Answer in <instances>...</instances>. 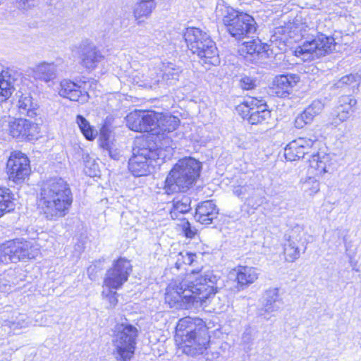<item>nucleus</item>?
<instances>
[{
	"mask_svg": "<svg viewBox=\"0 0 361 361\" xmlns=\"http://www.w3.org/2000/svg\"><path fill=\"white\" fill-rule=\"evenodd\" d=\"M15 209L13 194L9 188L0 187V217Z\"/></svg>",
	"mask_w": 361,
	"mask_h": 361,
	"instance_id": "34",
	"label": "nucleus"
},
{
	"mask_svg": "<svg viewBox=\"0 0 361 361\" xmlns=\"http://www.w3.org/2000/svg\"><path fill=\"white\" fill-rule=\"evenodd\" d=\"M244 104H245V106L246 107H248V106H248V102H247V101L245 102H244Z\"/></svg>",
	"mask_w": 361,
	"mask_h": 361,
	"instance_id": "52",
	"label": "nucleus"
},
{
	"mask_svg": "<svg viewBox=\"0 0 361 361\" xmlns=\"http://www.w3.org/2000/svg\"><path fill=\"white\" fill-rule=\"evenodd\" d=\"M324 109V104L319 100L313 101L295 119V127L298 129L310 124L315 116L319 115Z\"/></svg>",
	"mask_w": 361,
	"mask_h": 361,
	"instance_id": "20",
	"label": "nucleus"
},
{
	"mask_svg": "<svg viewBox=\"0 0 361 361\" xmlns=\"http://www.w3.org/2000/svg\"><path fill=\"white\" fill-rule=\"evenodd\" d=\"M109 156L114 160H118L120 158V153L117 149H113L111 148L108 149Z\"/></svg>",
	"mask_w": 361,
	"mask_h": 361,
	"instance_id": "50",
	"label": "nucleus"
},
{
	"mask_svg": "<svg viewBox=\"0 0 361 361\" xmlns=\"http://www.w3.org/2000/svg\"><path fill=\"white\" fill-rule=\"evenodd\" d=\"M310 162V168L316 171L317 175H322L329 171L330 164L328 155L314 152L307 158Z\"/></svg>",
	"mask_w": 361,
	"mask_h": 361,
	"instance_id": "32",
	"label": "nucleus"
},
{
	"mask_svg": "<svg viewBox=\"0 0 361 361\" xmlns=\"http://www.w3.org/2000/svg\"><path fill=\"white\" fill-rule=\"evenodd\" d=\"M183 37L187 44L188 49L192 51H197L200 49V45L202 44V40L205 43L210 42V36L205 32L197 27H188L186 28Z\"/></svg>",
	"mask_w": 361,
	"mask_h": 361,
	"instance_id": "21",
	"label": "nucleus"
},
{
	"mask_svg": "<svg viewBox=\"0 0 361 361\" xmlns=\"http://www.w3.org/2000/svg\"><path fill=\"white\" fill-rule=\"evenodd\" d=\"M58 71L59 66L55 63L43 62L33 69L35 78L47 82L56 78Z\"/></svg>",
	"mask_w": 361,
	"mask_h": 361,
	"instance_id": "29",
	"label": "nucleus"
},
{
	"mask_svg": "<svg viewBox=\"0 0 361 361\" xmlns=\"http://www.w3.org/2000/svg\"><path fill=\"white\" fill-rule=\"evenodd\" d=\"M132 271V265L129 260L120 257L114 261L112 267L106 271L104 284L107 288L119 289L128 281Z\"/></svg>",
	"mask_w": 361,
	"mask_h": 361,
	"instance_id": "9",
	"label": "nucleus"
},
{
	"mask_svg": "<svg viewBox=\"0 0 361 361\" xmlns=\"http://www.w3.org/2000/svg\"><path fill=\"white\" fill-rule=\"evenodd\" d=\"M233 193L237 197L244 200L247 204L250 195H256V188L252 185H238L234 188Z\"/></svg>",
	"mask_w": 361,
	"mask_h": 361,
	"instance_id": "41",
	"label": "nucleus"
},
{
	"mask_svg": "<svg viewBox=\"0 0 361 361\" xmlns=\"http://www.w3.org/2000/svg\"><path fill=\"white\" fill-rule=\"evenodd\" d=\"M240 85L243 90H252L256 87V81L251 77L243 76L240 80Z\"/></svg>",
	"mask_w": 361,
	"mask_h": 361,
	"instance_id": "47",
	"label": "nucleus"
},
{
	"mask_svg": "<svg viewBox=\"0 0 361 361\" xmlns=\"http://www.w3.org/2000/svg\"><path fill=\"white\" fill-rule=\"evenodd\" d=\"M153 152L146 147L133 148V156L128 161V169L133 176L139 177L149 173Z\"/></svg>",
	"mask_w": 361,
	"mask_h": 361,
	"instance_id": "12",
	"label": "nucleus"
},
{
	"mask_svg": "<svg viewBox=\"0 0 361 361\" xmlns=\"http://www.w3.org/2000/svg\"><path fill=\"white\" fill-rule=\"evenodd\" d=\"M216 15L222 16L223 23L228 33L240 39L256 31V22L250 15L224 5H218Z\"/></svg>",
	"mask_w": 361,
	"mask_h": 361,
	"instance_id": "5",
	"label": "nucleus"
},
{
	"mask_svg": "<svg viewBox=\"0 0 361 361\" xmlns=\"http://www.w3.org/2000/svg\"><path fill=\"white\" fill-rule=\"evenodd\" d=\"M31 319L25 314L18 313L12 317L10 327L13 329H21L29 326Z\"/></svg>",
	"mask_w": 361,
	"mask_h": 361,
	"instance_id": "40",
	"label": "nucleus"
},
{
	"mask_svg": "<svg viewBox=\"0 0 361 361\" xmlns=\"http://www.w3.org/2000/svg\"><path fill=\"white\" fill-rule=\"evenodd\" d=\"M360 77L357 75L350 74L342 77L334 84L335 89H342L348 92H354L357 90Z\"/></svg>",
	"mask_w": 361,
	"mask_h": 361,
	"instance_id": "35",
	"label": "nucleus"
},
{
	"mask_svg": "<svg viewBox=\"0 0 361 361\" xmlns=\"http://www.w3.org/2000/svg\"><path fill=\"white\" fill-rule=\"evenodd\" d=\"M155 133H170L175 130L180 124V119L168 114H159L156 112Z\"/></svg>",
	"mask_w": 361,
	"mask_h": 361,
	"instance_id": "25",
	"label": "nucleus"
},
{
	"mask_svg": "<svg viewBox=\"0 0 361 361\" xmlns=\"http://www.w3.org/2000/svg\"><path fill=\"white\" fill-rule=\"evenodd\" d=\"M300 230L299 227L296 230H292L287 239V243L284 245V255L286 260L288 262H293L295 261L300 256L301 249H303V252L306 249L304 243L302 242L301 235L297 233V231Z\"/></svg>",
	"mask_w": 361,
	"mask_h": 361,
	"instance_id": "18",
	"label": "nucleus"
},
{
	"mask_svg": "<svg viewBox=\"0 0 361 361\" xmlns=\"http://www.w3.org/2000/svg\"><path fill=\"white\" fill-rule=\"evenodd\" d=\"M178 256L180 258L178 259V261L176 262L177 267L178 268L179 264L180 262L185 264L188 265H194L195 262H196V259L197 258V256L195 253L192 252H180Z\"/></svg>",
	"mask_w": 361,
	"mask_h": 361,
	"instance_id": "43",
	"label": "nucleus"
},
{
	"mask_svg": "<svg viewBox=\"0 0 361 361\" xmlns=\"http://www.w3.org/2000/svg\"><path fill=\"white\" fill-rule=\"evenodd\" d=\"M20 75L12 71H3L0 73V103L6 101L18 85Z\"/></svg>",
	"mask_w": 361,
	"mask_h": 361,
	"instance_id": "19",
	"label": "nucleus"
},
{
	"mask_svg": "<svg viewBox=\"0 0 361 361\" xmlns=\"http://www.w3.org/2000/svg\"><path fill=\"white\" fill-rule=\"evenodd\" d=\"M255 102L256 108L250 107L247 111L246 117L249 123L252 125H257L267 121L271 117V112L266 109V105H258L260 101L257 99L252 100V103Z\"/></svg>",
	"mask_w": 361,
	"mask_h": 361,
	"instance_id": "28",
	"label": "nucleus"
},
{
	"mask_svg": "<svg viewBox=\"0 0 361 361\" xmlns=\"http://www.w3.org/2000/svg\"><path fill=\"white\" fill-rule=\"evenodd\" d=\"M18 112L22 116L34 118L37 115L38 105L33 101L29 93L21 94L16 104Z\"/></svg>",
	"mask_w": 361,
	"mask_h": 361,
	"instance_id": "30",
	"label": "nucleus"
},
{
	"mask_svg": "<svg viewBox=\"0 0 361 361\" xmlns=\"http://www.w3.org/2000/svg\"><path fill=\"white\" fill-rule=\"evenodd\" d=\"M181 72V67L170 61L162 62L159 67L161 82L166 85L175 84L178 80Z\"/></svg>",
	"mask_w": 361,
	"mask_h": 361,
	"instance_id": "27",
	"label": "nucleus"
},
{
	"mask_svg": "<svg viewBox=\"0 0 361 361\" xmlns=\"http://www.w3.org/2000/svg\"><path fill=\"white\" fill-rule=\"evenodd\" d=\"M72 202L71 188L63 178L54 177L42 183L38 207L46 219L56 220L66 216Z\"/></svg>",
	"mask_w": 361,
	"mask_h": 361,
	"instance_id": "2",
	"label": "nucleus"
},
{
	"mask_svg": "<svg viewBox=\"0 0 361 361\" xmlns=\"http://www.w3.org/2000/svg\"><path fill=\"white\" fill-rule=\"evenodd\" d=\"M201 168V163L192 157L180 159L164 183V193L171 195L188 190L199 177Z\"/></svg>",
	"mask_w": 361,
	"mask_h": 361,
	"instance_id": "4",
	"label": "nucleus"
},
{
	"mask_svg": "<svg viewBox=\"0 0 361 361\" xmlns=\"http://www.w3.org/2000/svg\"><path fill=\"white\" fill-rule=\"evenodd\" d=\"M202 44L200 45V49L197 51H192L193 54H197L200 58L204 60L206 63L215 65L219 62L218 50L214 42L210 38V42L205 43L202 40Z\"/></svg>",
	"mask_w": 361,
	"mask_h": 361,
	"instance_id": "31",
	"label": "nucleus"
},
{
	"mask_svg": "<svg viewBox=\"0 0 361 361\" xmlns=\"http://www.w3.org/2000/svg\"><path fill=\"white\" fill-rule=\"evenodd\" d=\"M218 209L212 200L200 204L196 208L195 218L202 224H210L218 215Z\"/></svg>",
	"mask_w": 361,
	"mask_h": 361,
	"instance_id": "23",
	"label": "nucleus"
},
{
	"mask_svg": "<svg viewBox=\"0 0 361 361\" xmlns=\"http://www.w3.org/2000/svg\"><path fill=\"white\" fill-rule=\"evenodd\" d=\"M299 81L300 77L295 74L276 76L271 87L272 93L279 97H286L290 95Z\"/></svg>",
	"mask_w": 361,
	"mask_h": 361,
	"instance_id": "17",
	"label": "nucleus"
},
{
	"mask_svg": "<svg viewBox=\"0 0 361 361\" xmlns=\"http://www.w3.org/2000/svg\"><path fill=\"white\" fill-rule=\"evenodd\" d=\"M155 7V0H137L133 10L134 16L136 19L147 18Z\"/></svg>",
	"mask_w": 361,
	"mask_h": 361,
	"instance_id": "36",
	"label": "nucleus"
},
{
	"mask_svg": "<svg viewBox=\"0 0 361 361\" xmlns=\"http://www.w3.org/2000/svg\"><path fill=\"white\" fill-rule=\"evenodd\" d=\"M59 94L71 101L82 104L87 102L89 98V94L85 88L69 80H63L60 82Z\"/></svg>",
	"mask_w": 361,
	"mask_h": 361,
	"instance_id": "16",
	"label": "nucleus"
},
{
	"mask_svg": "<svg viewBox=\"0 0 361 361\" xmlns=\"http://www.w3.org/2000/svg\"><path fill=\"white\" fill-rule=\"evenodd\" d=\"M219 279L213 271L192 270L184 279L177 278L169 283L165 301L176 309L206 307L216 293Z\"/></svg>",
	"mask_w": 361,
	"mask_h": 361,
	"instance_id": "1",
	"label": "nucleus"
},
{
	"mask_svg": "<svg viewBox=\"0 0 361 361\" xmlns=\"http://www.w3.org/2000/svg\"><path fill=\"white\" fill-rule=\"evenodd\" d=\"M112 288H107L102 291V295L104 298L109 302V308L114 307L118 303V294L116 291L111 290Z\"/></svg>",
	"mask_w": 361,
	"mask_h": 361,
	"instance_id": "44",
	"label": "nucleus"
},
{
	"mask_svg": "<svg viewBox=\"0 0 361 361\" xmlns=\"http://www.w3.org/2000/svg\"><path fill=\"white\" fill-rule=\"evenodd\" d=\"M76 121L81 133L87 140H92L95 137L97 132H94L89 122L82 116L78 115Z\"/></svg>",
	"mask_w": 361,
	"mask_h": 361,
	"instance_id": "39",
	"label": "nucleus"
},
{
	"mask_svg": "<svg viewBox=\"0 0 361 361\" xmlns=\"http://www.w3.org/2000/svg\"><path fill=\"white\" fill-rule=\"evenodd\" d=\"M317 137L314 135L310 137H299L290 142L284 149V156L287 161H293L305 158L314 152V147L317 143Z\"/></svg>",
	"mask_w": 361,
	"mask_h": 361,
	"instance_id": "10",
	"label": "nucleus"
},
{
	"mask_svg": "<svg viewBox=\"0 0 361 361\" xmlns=\"http://www.w3.org/2000/svg\"><path fill=\"white\" fill-rule=\"evenodd\" d=\"M262 45L255 41L244 42L241 48V52L245 54L244 56L247 59L250 57V60H257L259 54H262Z\"/></svg>",
	"mask_w": 361,
	"mask_h": 361,
	"instance_id": "37",
	"label": "nucleus"
},
{
	"mask_svg": "<svg viewBox=\"0 0 361 361\" xmlns=\"http://www.w3.org/2000/svg\"><path fill=\"white\" fill-rule=\"evenodd\" d=\"M183 231L187 238H192L195 235L197 230L192 228L189 222L187 221L183 226Z\"/></svg>",
	"mask_w": 361,
	"mask_h": 361,
	"instance_id": "49",
	"label": "nucleus"
},
{
	"mask_svg": "<svg viewBox=\"0 0 361 361\" xmlns=\"http://www.w3.org/2000/svg\"><path fill=\"white\" fill-rule=\"evenodd\" d=\"M252 340L251 335L250 332L245 331L243 333L242 336V341L243 343H250Z\"/></svg>",
	"mask_w": 361,
	"mask_h": 361,
	"instance_id": "51",
	"label": "nucleus"
},
{
	"mask_svg": "<svg viewBox=\"0 0 361 361\" xmlns=\"http://www.w3.org/2000/svg\"><path fill=\"white\" fill-rule=\"evenodd\" d=\"M137 335V328L130 324H120L115 326L113 343L117 360H130L135 353Z\"/></svg>",
	"mask_w": 361,
	"mask_h": 361,
	"instance_id": "7",
	"label": "nucleus"
},
{
	"mask_svg": "<svg viewBox=\"0 0 361 361\" xmlns=\"http://www.w3.org/2000/svg\"><path fill=\"white\" fill-rule=\"evenodd\" d=\"M155 111H134L126 118V126L136 132L155 131Z\"/></svg>",
	"mask_w": 361,
	"mask_h": 361,
	"instance_id": "13",
	"label": "nucleus"
},
{
	"mask_svg": "<svg viewBox=\"0 0 361 361\" xmlns=\"http://www.w3.org/2000/svg\"><path fill=\"white\" fill-rule=\"evenodd\" d=\"M6 169L9 179L18 183L30 174V161L21 152H13L7 161Z\"/></svg>",
	"mask_w": 361,
	"mask_h": 361,
	"instance_id": "11",
	"label": "nucleus"
},
{
	"mask_svg": "<svg viewBox=\"0 0 361 361\" xmlns=\"http://www.w3.org/2000/svg\"><path fill=\"white\" fill-rule=\"evenodd\" d=\"M176 339L181 340L183 352L195 356L203 354L209 343L208 329L199 318L186 317L180 319L176 326Z\"/></svg>",
	"mask_w": 361,
	"mask_h": 361,
	"instance_id": "3",
	"label": "nucleus"
},
{
	"mask_svg": "<svg viewBox=\"0 0 361 361\" xmlns=\"http://www.w3.org/2000/svg\"><path fill=\"white\" fill-rule=\"evenodd\" d=\"M357 100L351 95H343L339 97L338 106L333 116L331 125L338 126L347 121L355 112Z\"/></svg>",
	"mask_w": 361,
	"mask_h": 361,
	"instance_id": "15",
	"label": "nucleus"
},
{
	"mask_svg": "<svg viewBox=\"0 0 361 361\" xmlns=\"http://www.w3.org/2000/svg\"><path fill=\"white\" fill-rule=\"evenodd\" d=\"M343 233L339 229H335L331 232V236L329 240L334 246L338 247L341 245V239Z\"/></svg>",
	"mask_w": 361,
	"mask_h": 361,
	"instance_id": "48",
	"label": "nucleus"
},
{
	"mask_svg": "<svg viewBox=\"0 0 361 361\" xmlns=\"http://www.w3.org/2000/svg\"><path fill=\"white\" fill-rule=\"evenodd\" d=\"M283 299L279 295L278 288H269L264 295L263 307L261 311L264 313L278 312L283 305Z\"/></svg>",
	"mask_w": 361,
	"mask_h": 361,
	"instance_id": "26",
	"label": "nucleus"
},
{
	"mask_svg": "<svg viewBox=\"0 0 361 361\" xmlns=\"http://www.w3.org/2000/svg\"><path fill=\"white\" fill-rule=\"evenodd\" d=\"M264 202V197L259 194V190L256 189V195H251L247 198V204L253 209H257Z\"/></svg>",
	"mask_w": 361,
	"mask_h": 361,
	"instance_id": "46",
	"label": "nucleus"
},
{
	"mask_svg": "<svg viewBox=\"0 0 361 361\" xmlns=\"http://www.w3.org/2000/svg\"><path fill=\"white\" fill-rule=\"evenodd\" d=\"M82 51V64L88 70L94 69L104 59L101 51L92 44L84 45Z\"/></svg>",
	"mask_w": 361,
	"mask_h": 361,
	"instance_id": "22",
	"label": "nucleus"
},
{
	"mask_svg": "<svg viewBox=\"0 0 361 361\" xmlns=\"http://www.w3.org/2000/svg\"><path fill=\"white\" fill-rule=\"evenodd\" d=\"M141 86L149 88H155L161 85H164L161 82V76L157 70H149L147 74L143 75Z\"/></svg>",
	"mask_w": 361,
	"mask_h": 361,
	"instance_id": "38",
	"label": "nucleus"
},
{
	"mask_svg": "<svg viewBox=\"0 0 361 361\" xmlns=\"http://www.w3.org/2000/svg\"><path fill=\"white\" fill-rule=\"evenodd\" d=\"M2 260L16 263L21 260L35 259L39 253V245L33 240L16 238L4 244Z\"/></svg>",
	"mask_w": 361,
	"mask_h": 361,
	"instance_id": "8",
	"label": "nucleus"
},
{
	"mask_svg": "<svg viewBox=\"0 0 361 361\" xmlns=\"http://www.w3.org/2000/svg\"><path fill=\"white\" fill-rule=\"evenodd\" d=\"M39 0H17L16 6L18 9L23 11H27L37 6Z\"/></svg>",
	"mask_w": 361,
	"mask_h": 361,
	"instance_id": "45",
	"label": "nucleus"
},
{
	"mask_svg": "<svg viewBox=\"0 0 361 361\" xmlns=\"http://www.w3.org/2000/svg\"><path fill=\"white\" fill-rule=\"evenodd\" d=\"M9 132L13 137L28 140H34L39 133L37 125L24 118L16 119L11 122Z\"/></svg>",
	"mask_w": 361,
	"mask_h": 361,
	"instance_id": "14",
	"label": "nucleus"
},
{
	"mask_svg": "<svg viewBox=\"0 0 361 361\" xmlns=\"http://www.w3.org/2000/svg\"><path fill=\"white\" fill-rule=\"evenodd\" d=\"M335 47L334 37L317 33L308 36L302 44L296 48L295 54L304 61H313L331 53Z\"/></svg>",
	"mask_w": 361,
	"mask_h": 361,
	"instance_id": "6",
	"label": "nucleus"
},
{
	"mask_svg": "<svg viewBox=\"0 0 361 361\" xmlns=\"http://www.w3.org/2000/svg\"><path fill=\"white\" fill-rule=\"evenodd\" d=\"M235 279L238 283V288H244L253 283L259 276L258 270L255 267L239 266L233 269Z\"/></svg>",
	"mask_w": 361,
	"mask_h": 361,
	"instance_id": "24",
	"label": "nucleus"
},
{
	"mask_svg": "<svg viewBox=\"0 0 361 361\" xmlns=\"http://www.w3.org/2000/svg\"><path fill=\"white\" fill-rule=\"evenodd\" d=\"M191 199L187 195L178 197L173 200V208L171 210L172 219H179V214H185L191 210Z\"/></svg>",
	"mask_w": 361,
	"mask_h": 361,
	"instance_id": "33",
	"label": "nucleus"
},
{
	"mask_svg": "<svg viewBox=\"0 0 361 361\" xmlns=\"http://www.w3.org/2000/svg\"><path fill=\"white\" fill-rule=\"evenodd\" d=\"M319 182L314 177L307 178L302 183V188L310 195H313L319 191Z\"/></svg>",
	"mask_w": 361,
	"mask_h": 361,
	"instance_id": "42",
	"label": "nucleus"
}]
</instances>
